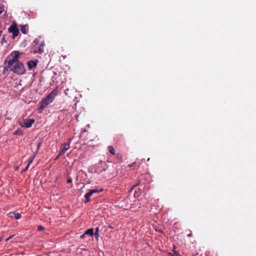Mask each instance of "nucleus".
Instances as JSON below:
<instances>
[{
    "label": "nucleus",
    "instance_id": "nucleus-1",
    "mask_svg": "<svg viewBox=\"0 0 256 256\" xmlns=\"http://www.w3.org/2000/svg\"><path fill=\"white\" fill-rule=\"evenodd\" d=\"M54 90H53L42 101L38 109L39 112H42L46 106L53 102L54 100Z\"/></svg>",
    "mask_w": 256,
    "mask_h": 256
},
{
    "label": "nucleus",
    "instance_id": "nucleus-2",
    "mask_svg": "<svg viewBox=\"0 0 256 256\" xmlns=\"http://www.w3.org/2000/svg\"><path fill=\"white\" fill-rule=\"evenodd\" d=\"M20 52L18 51H13L8 56L6 60L8 66H12L14 64H16V62H20L18 60Z\"/></svg>",
    "mask_w": 256,
    "mask_h": 256
},
{
    "label": "nucleus",
    "instance_id": "nucleus-3",
    "mask_svg": "<svg viewBox=\"0 0 256 256\" xmlns=\"http://www.w3.org/2000/svg\"><path fill=\"white\" fill-rule=\"evenodd\" d=\"M11 70L18 74H22L25 72L24 66L20 62H16Z\"/></svg>",
    "mask_w": 256,
    "mask_h": 256
},
{
    "label": "nucleus",
    "instance_id": "nucleus-4",
    "mask_svg": "<svg viewBox=\"0 0 256 256\" xmlns=\"http://www.w3.org/2000/svg\"><path fill=\"white\" fill-rule=\"evenodd\" d=\"M8 32L12 34L13 37L14 38L18 36L19 30L16 24L13 23L8 28Z\"/></svg>",
    "mask_w": 256,
    "mask_h": 256
},
{
    "label": "nucleus",
    "instance_id": "nucleus-5",
    "mask_svg": "<svg viewBox=\"0 0 256 256\" xmlns=\"http://www.w3.org/2000/svg\"><path fill=\"white\" fill-rule=\"evenodd\" d=\"M102 188H100V190L93 189L90 190L89 192H88L84 195V198L86 199V202H88L90 200V197L92 196V194L94 193H98L102 192Z\"/></svg>",
    "mask_w": 256,
    "mask_h": 256
},
{
    "label": "nucleus",
    "instance_id": "nucleus-6",
    "mask_svg": "<svg viewBox=\"0 0 256 256\" xmlns=\"http://www.w3.org/2000/svg\"><path fill=\"white\" fill-rule=\"evenodd\" d=\"M35 120L34 119H26L22 124H20L22 127L28 128L32 127Z\"/></svg>",
    "mask_w": 256,
    "mask_h": 256
},
{
    "label": "nucleus",
    "instance_id": "nucleus-7",
    "mask_svg": "<svg viewBox=\"0 0 256 256\" xmlns=\"http://www.w3.org/2000/svg\"><path fill=\"white\" fill-rule=\"evenodd\" d=\"M44 42H40V44L36 46H34V50L36 52L42 54L44 52Z\"/></svg>",
    "mask_w": 256,
    "mask_h": 256
},
{
    "label": "nucleus",
    "instance_id": "nucleus-8",
    "mask_svg": "<svg viewBox=\"0 0 256 256\" xmlns=\"http://www.w3.org/2000/svg\"><path fill=\"white\" fill-rule=\"evenodd\" d=\"M28 68L29 69L32 70V68H35L37 65V61L34 60H30L28 61L27 63Z\"/></svg>",
    "mask_w": 256,
    "mask_h": 256
},
{
    "label": "nucleus",
    "instance_id": "nucleus-9",
    "mask_svg": "<svg viewBox=\"0 0 256 256\" xmlns=\"http://www.w3.org/2000/svg\"><path fill=\"white\" fill-rule=\"evenodd\" d=\"M9 215L10 218L14 217L16 220H19L21 218L20 214L16 212H10Z\"/></svg>",
    "mask_w": 256,
    "mask_h": 256
},
{
    "label": "nucleus",
    "instance_id": "nucleus-10",
    "mask_svg": "<svg viewBox=\"0 0 256 256\" xmlns=\"http://www.w3.org/2000/svg\"><path fill=\"white\" fill-rule=\"evenodd\" d=\"M20 30L22 33L26 34L28 32V28L27 25H22L20 26Z\"/></svg>",
    "mask_w": 256,
    "mask_h": 256
},
{
    "label": "nucleus",
    "instance_id": "nucleus-11",
    "mask_svg": "<svg viewBox=\"0 0 256 256\" xmlns=\"http://www.w3.org/2000/svg\"><path fill=\"white\" fill-rule=\"evenodd\" d=\"M4 65V67L3 70V73H6L8 71V68L11 66H8V64L6 62V60L5 61Z\"/></svg>",
    "mask_w": 256,
    "mask_h": 256
},
{
    "label": "nucleus",
    "instance_id": "nucleus-12",
    "mask_svg": "<svg viewBox=\"0 0 256 256\" xmlns=\"http://www.w3.org/2000/svg\"><path fill=\"white\" fill-rule=\"evenodd\" d=\"M85 234L90 235L91 236H93L94 234V229L92 228L88 229L85 232Z\"/></svg>",
    "mask_w": 256,
    "mask_h": 256
},
{
    "label": "nucleus",
    "instance_id": "nucleus-13",
    "mask_svg": "<svg viewBox=\"0 0 256 256\" xmlns=\"http://www.w3.org/2000/svg\"><path fill=\"white\" fill-rule=\"evenodd\" d=\"M23 134L22 131L20 130H16L14 131L13 133L14 135H22Z\"/></svg>",
    "mask_w": 256,
    "mask_h": 256
},
{
    "label": "nucleus",
    "instance_id": "nucleus-14",
    "mask_svg": "<svg viewBox=\"0 0 256 256\" xmlns=\"http://www.w3.org/2000/svg\"><path fill=\"white\" fill-rule=\"evenodd\" d=\"M63 145H64L63 148L65 151H66L67 150H68L70 148V144H69V143L64 142Z\"/></svg>",
    "mask_w": 256,
    "mask_h": 256
},
{
    "label": "nucleus",
    "instance_id": "nucleus-15",
    "mask_svg": "<svg viewBox=\"0 0 256 256\" xmlns=\"http://www.w3.org/2000/svg\"><path fill=\"white\" fill-rule=\"evenodd\" d=\"M108 150L110 152L114 155L115 154V150L114 148L112 146H108Z\"/></svg>",
    "mask_w": 256,
    "mask_h": 256
},
{
    "label": "nucleus",
    "instance_id": "nucleus-16",
    "mask_svg": "<svg viewBox=\"0 0 256 256\" xmlns=\"http://www.w3.org/2000/svg\"><path fill=\"white\" fill-rule=\"evenodd\" d=\"M35 156H36V154L32 156H31L30 157L28 162V164L30 165L32 162L34 161V160L35 158Z\"/></svg>",
    "mask_w": 256,
    "mask_h": 256
},
{
    "label": "nucleus",
    "instance_id": "nucleus-17",
    "mask_svg": "<svg viewBox=\"0 0 256 256\" xmlns=\"http://www.w3.org/2000/svg\"><path fill=\"white\" fill-rule=\"evenodd\" d=\"M66 151H65L64 148L62 149L58 153L57 157L56 158V159H57L58 157L60 156H62V154H64L65 152H66Z\"/></svg>",
    "mask_w": 256,
    "mask_h": 256
},
{
    "label": "nucleus",
    "instance_id": "nucleus-18",
    "mask_svg": "<svg viewBox=\"0 0 256 256\" xmlns=\"http://www.w3.org/2000/svg\"><path fill=\"white\" fill-rule=\"evenodd\" d=\"M34 46H38L40 43V40L38 38H36L34 41Z\"/></svg>",
    "mask_w": 256,
    "mask_h": 256
},
{
    "label": "nucleus",
    "instance_id": "nucleus-19",
    "mask_svg": "<svg viewBox=\"0 0 256 256\" xmlns=\"http://www.w3.org/2000/svg\"><path fill=\"white\" fill-rule=\"evenodd\" d=\"M94 236L96 238H98L99 236V228H97L96 229V231H95V233H94Z\"/></svg>",
    "mask_w": 256,
    "mask_h": 256
},
{
    "label": "nucleus",
    "instance_id": "nucleus-20",
    "mask_svg": "<svg viewBox=\"0 0 256 256\" xmlns=\"http://www.w3.org/2000/svg\"><path fill=\"white\" fill-rule=\"evenodd\" d=\"M44 230V228L42 226H38V231H43V230Z\"/></svg>",
    "mask_w": 256,
    "mask_h": 256
},
{
    "label": "nucleus",
    "instance_id": "nucleus-21",
    "mask_svg": "<svg viewBox=\"0 0 256 256\" xmlns=\"http://www.w3.org/2000/svg\"><path fill=\"white\" fill-rule=\"evenodd\" d=\"M4 10V6H0V14L2 13Z\"/></svg>",
    "mask_w": 256,
    "mask_h": 256
},
{
    "label": "nucleus",
    "instance_id": "nucleus-22",
    "mask_svg": "<svg viewBox=\"0 0 256 256\" xmlns=\"http://www.w3.org/2000/svg\"><path fill=\"white\" fill-rule=\"evenodd\" d=\"M14 236V234L10 236L8 238H7L6 240V242H8V240H10V238H12Z\"/></svg>",
    "mask_w": 256,
    "mask_h": 256
},
{
    "label": "nucleus",
    "instance_id": "nucleus-23",
    "mask_svg": "<svg viewBox=\"0 0 256 256\" xmlns=\"http://www.w3.org/2000/svg\"><path fill=\"white\" fill-rule=\"evenodd\" d=\"M72 182V178H69L68 179L67 182H68V183H71V182Z\"/></svg>",
    "mask_w": 256,
    "mask_h": 256
},
{
    "label": "nucleus",
    "instance_id": "nucleus-24",
    "mask_svg": "<svg viewBox=\"0 0 256 256\" xmlns=\"http://www.w3.org/2000/svg\"><path fill=\"white\" fill-rule=\"evenodd\" d=\"M72 140V138H69L67 140L68 142H67L66 143H69V144H70V143L71 142Z\"/></svg>",
    "mask_w": 256,
    "mask_h": 256
},
{
    "label": "nucleus",
    "instance_id": "nucleus-25",
    "mask_svg": "<svg viewBox=\"0 0 256 256\" xmlns=\"http://www.w3.org/2000/svg\"><path fill=\"white\" fill-rule=\"evenodd\" d=\"M29 166H30V164H28L26 166L25 168V169L24 170V172H25L26 170L28 169Z\"/></svg>",
    "mask_w": 256,
    "mask_h": 256
},
{
    "label": "nucleus",
    "instance_id": "nucleus-26",
    "mask_svg": "<svg viewBox=\"0 0 256 256\" xmlns=\"http://www.w3.org/2000/svg\"><path fill=\"white\" fill-rule=\"evenodd\" d=\"M85 235H86V234H85V232H84L83 234H82V235L80 236V238H84V237Z\"/></svg>",
    "mask_w": 256,
    "mask_h": 256
},
{
    "label": "nucleus",
    "instance_id": "nucleus-27",
    "mask_svg": "<svg viewBox=\"0 0 256 256\" xmlns=\"http://www.w3.org/2000/svg\"><path fill=\"white\" fill-rule=\"evenodd\" d=\"M3 42H6V41H5V38H2V43H3Z\"/></svg>",
    "mask_w": 256,
    "mask_h": 256
},
{
    "label": "nucleus",
    "instance_id": "nucleus-28",
    "mask_svg": "<svg viewBox=\"0 0 256 256\" xmlns=\"http://www.w3.org/2000/svg\"><path fill=\"white\" fill-rule=\"evenodd\" d=\"M192 233H190V234H188V236H192Z\"/></svg>",
    "mask_w": 256,
    "mask_h": 256
},
{
    "label": "nucleus",
    "instance_id": "nucleus-29",
    "mask_svg": "<svg viewBox=\"0 0 256 256\" xmlns=\"http://www.w3.org/2000/svg\"><path fill=\"white\" fill-rule=\"evenodd\" d=\"M2 30H0V37L1 36H2Z\"/></svg>",
    "mask_w": 256,
    "mask_h": 256
},
{
    "label": "nucleus",
    "instance_id": "nucleus-30",
    "mask_svg": "<svg viewBox=\"0 0 256 256\" xmlns=\"http://www.w3.org/2000/svg\"><path fill=\"white\" fill-rule=\"evenodd\" d=\"M109 228H112V227L111 226H109Z\"/></svg>",
    "mask_w": 256,
    "mask_h": 256
},
{
    "label": "nucleus",
    "instance_id": "nucleus-31",
    "mask_svg": "<svg viewBox=\"0 0 256 256\" xmlns=\"http://www.w3.org/2000/svg\"><path fill=\"white\" fill-rule=\"evenodd\" d=\"M134 163H133V164H132L131 166H134Z\"/></svg>",
    "mask_w": 256,
    "mask_h": 256
},
{
    "label": "nucleus",
    "instance_id": "nucleus-32",
    "mask_svg": "<svg viewBox=\"0 0 256 256\" xmlns=\"http://www.w3.org/2000/svg\"><path fill=\"white\" fill-rule=\"evenodd\" d=\"M2 240V238H0V242Z\"/></svg>",
    "mask_w": 256,
    "mask_h": 256
},
{
    "label": "nucleus",
    "instance_id": "nucleus-33",
    "mask_svg": "<svg viewBox=\"0 0 256 256\" xmlns=\"http://www.w3.org/2000/svg\"><path fill=\"white\" fill-rule=\"evenodd\" d=\"M136 186V185L134 186H133V187H132V188H133L134 187H135V186Z\"/></svg>",
    "mask_w": 256,
    "mask_h": 256
}]
</instances>
